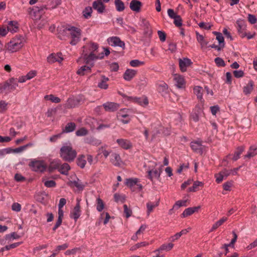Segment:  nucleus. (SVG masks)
<instances>
[{"mask_svg": "<svg viewBox=\"0 0 257 257\" xmlns=\"http://www.w3.org/2000/svg\"><path fill=\"white\" fill-rule=\"evenodd\" d=\"M110 161L112 165L116 167H119L122 164L120 156L116 153H112L111 155Z\"/></svg>", "mask_w": 257, "mask_h": 257, "instance_id": "nucleus-18", "label": "nucleus"}, {"mask_svg": "<svg viewBox=\"0 0 257 257\" xmlns=\"http://www.w3.org/2000/svg\"><path fill=\"white\" fill-rule=\"evenodd\" d=\"M66 30L69 32V34L71 39L70 44L71 45H76L80 41L81 30L79 28L73 26L67 27Z\"/></svg>", "mask_w": 257, "mask_h": 257, "instance_id": "nucleus-4", "label": "nucleus"}, {"mask_svg": "<svg viewBox=\"0 0 257 257\" xmlns=\"http://www.w3.org/2000/svg\"><path fill=\"white\" fill-rule=\"evenodd\" d=\"M114 5L118 12H122L125 9L124 3L121 0H115Z\"/></svg>", "mask_w": 257, "mask_h": 257, "instance_id": "nucleus-43", "label": "nucleus"}, {"mask_svg": "<svg viewBox=\"0 0 257 257\" xmlns=\"http://www.w3.org/2000/svg\"><path fill=\"white\" fill-rule=\"evenodd\" d=\"M114 198L116 202H121L123 203L125 200V196L124 195H121L117 193H115L114 195Z\"/></svg>", "mask_w": 257, "mask_h": 257, "instance_id": "nucleus-52", "label": "nucleus"}, {"mask_svg": "<svg viewBox=\"0 0 257 257\" xmlns=\"http://www.w3.org/2000/svg\"><path fill=\"white\" fill-rule=\"evenodd\" d=\"M192 64L190 59L185 58L183 59H179V67L182 72H185L187 70V67Z\"/></svg>", "mask_w": 257, "mask_h": 257, "instance_id": "nucleus-19", "label": "nucleus"}, {"mask_svg": "<svg viewBox=\"0 0 257 257\" xmlns=\"http://www.w3.org/2000/svg\"><path fill=\"white\" fill-rule=\"evenodd\" d=\"M76 162L77 165L81 168H84L86 163L84 155H82L79 156L77 158Z\"/></svg>", "mask_w": 257, "mask_h": 257, "instance_id": "nucleus-44", "label": "nucleus"}, {"mask_svg": "<svg viewBox=\"0 0 257 257\" xmlns=\"http://www.w3.org/2000/svg\"><path fill=\"white\" fill-rule=\"evenodd\" d=\"M88 133V130L85 127H81L78 129L75 133L77 136H85Z\"/></svg>", "mask_w": 257, "mask_h": 257, "instance_id": "nucleus-49", "label": "nucleus"}, {"mask_svg": "<svg viewBox=\"0 0 257 257\" xmlns=\"http://www.w3.org/2000/svg\"><path fill=\"white\" fill-rule=\"evenodd\" d=\"M158 35L161 42L165 41L166 38V35L164 32L162 31H158Z\"/></svg>", "mask_w": 257, "mask_h": 257, "instance_id": "nucleus-63", "label": "nucleus"}, {"mask_svg": "<svg viewBox=\"0 0 257 257\" xmlns=\"http://www.w3.org/2000/svg\"><path fill=\"white\" fill-rule=\"evenodd\" d=\"M117 118L119 120L121 121L124 124L128 123V122L130 121V118L128 115L127 114H124L122 110H120L118 112Z\"/></svg>", "mask_w": 257, "mask_h": 257, "instance_id": "nucleus-26", "label": "nucleus"}, {"mask_svg": "<svg viewBox=\"0 0 257 257\" xmlns=\"http://www.w3.org/2000/svg\"><path fill=\"white\" fill-rule=\"evenodd\" d=\"M5 90L9 92V85L7 81L4 83L0 84V93H3Z\"/></svg>", "mask_w": 257, "mask_h": 257, "instance_id": "nucleus-55", "label": "nucleus"}, {"mask_svg": "<svg viewBox=\"0 0 257 257\" xmlns=\"http://www.w3.org/2000/svg\"><path fill=\"white\" fill-rule=\"evenodd\" d=\"M257 155V146L255 145L249 147L247 153L244 156V158L250 159L255 156Z\"/></svg>", "mask_w": 257, "mask_h": 257, "instance_id": "nucleus-25", "label": "nucleus"}, {"mask_svg": "<svg viewBox=\"0 0 257 257\" xmlns=\"http://www.w3.org/2000/svg\"><path fill=\"white\" fill-rule=\"evenodd\" d=\"M148 244H149V243L147 242L146 241L141 242L140 243H138L136 244L135 245H133V246H132L131 247L130 249L131 250H135L140 247L145 246L146 245H148Z\"/></svg>", "mask_w": 257, "mask_h": 257, "instance_id": "nucleus-53", "label": "nucleus"}, {"mask_svg": "<svg viewBox=\"0 0 257 257\" xmlns=\"http://www.w3.org/2000/svg\"><path fill=\"white\" fill-rule=\"evenodd\" d=\"M106 111L113 112L117 110L119 107V104L112 102H107L102 104Z\"/></svg>", "mask_w": 257, "mask_h": 257, "instance_id": "nucleus-11", "label": "nucleus"}, {"mask_svg": "<svg viewBox=\"0 0 257 257\" xmlns=\"http://www.w3.org/2000/svg\"><path fill=\"white\" fill-rule=\"evenodd\" d=\"M101 78V79L100 81L98 82L97 84L98 87L102 89H107L108 87V85L107 83V82L108 81L109 78L104 75H102Z\"/></svg>", "mask_w": 257, "mask_h": 257, "instance_id": "nucleus-27", "label": "nucleus"}, {"mask_svg": "<svg viewBox=\"0 0 257 257\" xmlns=\"http://www.w3.org/2000/svg\"><path fill=\"white\" fill-rule=\"evenodd\" d=\"M213 34L216 35V39L218 40L219 45H221L222 47H224L225 44L224 42V38L221 33L217 32H214Z\"/></svg>", "mask_w": 257, "mask_h": 257, "instance_id": "nucleus-45", "label": "nucleus"}, {"mask_svg": "<svg viewBox=\"0 0 257 257\" xmlns=\"http://www.w3.org/2000/svg\"><path fill=\"white\" fill-rule=\"evenodd\" d=\"M77 152L71 144H65L60 150V156L65 161L72 162L76 157Z\"/></svg>", "mask_w": 257, "mask_h": 257, "instance_id": "nucleus-2", "label": "nucleus"}, {"mask_svg": "<svg viewBox=\"0 0 257 257\" xmlns=\"http://www.w3.org/2000/svg\"><path fill=\"white\" fill-rule=\"evenodd\" d=\"M7 81L9 85V92L14 90L18 86V82L17 79L12 78Z\"/></svg>", "mask_w": 257, "mask_h": 257, "instance_id": "nucleus-36", "label": "nucleus"}, {"mask_svg": "<svg viewBox=\"0 0 257 257\" xmlns=\"http://www.w3.org/2000/svg\"><path fill=\"white\" fill-rule=\"evenodd\" d=\"M44 98L46 100H49L51 102L56 103L60 102L61 101V99L59 97L55 96L53 94L47 95Z\"/></svg>", "mask_w": 257, "mask_h": 257, "instance_id": "nucleus-46", "label": "nucleus"}, {"mask_svg": "<svg viewBox=\"0 0 257 257\" xmlns=\"http://www.w3.org/2000/svg\"><path fill=\"white\" fill-rule=\"evenodd\" d=\"M68 184L70 186H75L79 190H83L85 185H83L78 179L77 181H70L68 183Z\"/></svg>", "mask_w": 257, "mask_h": 257, "instance_id": "nucleus-38", "label": "nucleus"}, {"mask_svg": "<svg viewBox=\"0 0 257 257\" xmlns=\"http://www.w3.org/2000/svg\"><path fill=\"white\" fill-rule=\"evenodd\" d=\"M190 147L194 152L200 153H202V145L200 142H191V144H190Z\"/></svg>", "mask_w": 257, "mask_h": 257, "instance_id": "nucleus-34", "label": "nucleus"}, {"mask_svg": "<svg viewBox=\"0 0 257 257\" xmlns=\"http://www.w3.org/2000/svg\"><path fill=\"white\" fill-rule=\"evenodd\" d=\"M187 200H179L177 201L175 204L173 206V208H175L176 207H177L178 208H179L182 206H186L187 204Z\"/></svg>", "mask_w": 257, "mask_h": 257, "instance_id": "nucleus-58", "label": "nucleus"}, {"mask_svg": "<svg viewBox=\"0 0 257 257\" xmlns=\"http://www.w3.org/2000/svg\"><path fill=\"white\" fill-rule=\"evenodd\" d=\"M43 182L44 183V185L48 188L55 187L56 185V182L53 180H48L44 181L43 180Z\"/></svg>", "mask_w": 257, "mask_h": 257, "instance_id": "nucleus-56", "label": "nucleus"}, {"mask_svg": "<svg viewBox=\"0 0 257 257\" xmlns=\"http://www.w3.org/2000/svg\"><path fill=\"white\" fill-rule=\"evenodd\" d=\"M124 213L126 218L130 217L132 214V211L130 208H128L126 204L123 205Z\"/></svg>", "mask_w": 257, "mask_h": 257, "instance_id": "nucleus-59", "label": "nucleus"}, {"mask_svg": "<svg viewBox=\"0 0 257 257\" xmlns=\"http://www.w3.org/2000/svg\"><path fill=\"white\" fill-rule=\"evenodd\" d=\"M92 12V8L90 7H87L85 8L83 11V15L85 18L88 19L90 17Z\"/></svg>", "mask_w": 257, "mask_h": 257, "instance_id": "nucleus-47", "label": "nucleus"}, {"mask_svg": "<svg viewBox=\"0 0 257 257\" xmlns=\"http://www.w3.org/2000/svg\"><path fill=\"white\" fill-rule=\"evenodd\" d=\"M76 124L74 122H68L64 128L62 129V133H69L72 132L76 128Z\"/></svg>", "mask_w": 257, "mask_h": 257, "instance_id": "nucleus-29", "label": "nucleus"}, {"mask_svg": "<svg viewBox=\"0 0 257 257\" xmlns=\"http://www.w3.org/2000/svg\"><path fill=\"white\" fill-rule=\"evenodd\" d=\"M12 209L14 211L19 212L21 209V205L18 203H14L12 206Z\"/></svg>", "mask_w": 257, "mask_h": 257, "instance_id": "nucleus-64", "label": "nucleus"}, {"mask_svg": "<svg viewBox=\"0 0 257 257\" xmlns=\"http://www.w3.org/2000/svg\"><path fill=\"white\" fill-rule=\"evenodd\" d=\"M92 8L96 10L98 13L101 14L104 12L105 7L102 2L97 0L93 2Z\"/></svg>", "mask_w": 257, "mask_h": 257, "instance_id": "nucleus-22", "label": "nucleus"}, {"mask_svg": "<svg viewBox=\"0 0 257 257\" xmlns=\"http://www.w3.org/2000/svg\"><path fill=\"white\" fill-rule=\"evenodd\" d=\"M145 62L144 61H141L139 60H133L130 61V64L132 67H138L139 66L144 65Z\"/></svg>", "mask_w": 257, "mask_h": 257, "instance_id": "nucleus-54", "label": "nucleus"}, {"mask_svg": "<svg viewBox=\"0 0 257 257\" xmlns=\"http://www.w3.org/2000/svg\"><path fill=\"white\" fill-rule=\"evenodd\" d=\"M137 71L134 69H127L123 74V78L126 81H131L137 74Z\"/></svg>", "mask_w": 257, "mask_h": 257, "instance_id": "nucleus-21", "label": "nucleus"}, {"mask_svg": "<svg viewBox=\"0 0 257 257\" xmlns=\"http://www.w3.org/2000/svg\"><path fill=\"white\" fill-rule=\"evenodd\" d=\"M7 29L9 31L12 33L16 32L19 29L18 22L16 21L9 22Z\"/></svg>", "mask_w": 257, "mask_h": 257, "instance_id": "nucleus-35", "label": "nucleus"}, {"mask_svg": "<svg viewBox=\"0 0 257 257\" xmlns=\"http://www.w3.org/2000/svg\"><path fill=\"white\" fill-rule=\"evenodd\" d=\"M158 92L161 94L163 97H166L169 93L168 85L165 82H161L158 85Z\"/></svg>", "mask_w": 257, "mask_h": 257, "instance_id": "nucleus-14", "label": "nucleus"}, {"mask_svg": "<svg viewBox=\"0 0 257 257\" xmlns=\"http://www.w3.org/2000/svg\"><path fill=\"white\" fill-rule=\"evenodd\" d=\"M63 60L61 53H52L47 57V61L49 63L52 64L58 62L61 63Z\"/></svg>", "mask_w": 257, "mask_h": 257, "instance_id": "nucleus-10", "label": "nucleus"}, {"mask_svg": "<svg viewBox=\"0 0 257 257\" xmlns=\"http://www.w3.org/2000/svg\"><path fill=\"white\" fill-rule=\"evenodd\" d=\"M204 185V183L202 182H200L199 181H196L193 182V185L192 187H189L188 189V192H195L199 190L200 187H203Z\"/></svg>", "mask_w": 257, "mask_h": 257, "instance_id": "nucleus-28", "label": "nucleus"}, {"mask_svg": "<svg viewBox=\"0 0 257 257\" xmlns=\"http://www.w3.org/2000/svg\"><path fill=\"white\" fill-rule=\"evenodd\" d=\"M173 246H174V244L172 243H169L168 244H163L159 248L155 250L154 252H159V251L160 250L169 251V250H170L171 249H172V248L173 247Z\"/></svg>", "mask_w": 257, "mask_h": 257, "instance_id": "nucleus-42", "label": "nucleus"}, {"mask_svg": "<svg viewBox=\"0 0 257 257\" xmlns=\"http://www.w3.org/2000/svg\"><path fill=\"white\" fill-rule=\"evenodd\" d=\"M197 40L198 42L200 44L201 47L202 49L206 47L208 44V42L206 41L203 35L199 34L198 32H196Z\"/></svg>", "mask_w": 257, "mask_h": 257, "instance_id": "nucleus-39", "label": "nucleus"}, {"mask_svg": "<svg viewBox=\"0 0 257 257\" xmlns=\"http://www.w3.org/2000/svg\"><path fill=\"white\" fill-rule=\"evenodd\" d=\"M141 26L143 28L144 35L146 37H150L152 34V30L148 21L142 19Z\"/></svg>", "mask_w": 257, "mask_h": 257, "instance_id": "nucleus-9", "label": "nucleus"}, {"mask_svg": "<svg viewBox=\"0 0 257 257\" xmlns=\"http://www.w3.org/2000/svg\"><path fill=\"white\" fill-rule=\"evenodd\" d=\"M46 6H42L40 8L35 7V8H29L28 9V13L31 18L34 20L35 22H37L40 20L41 18V12L43 11L44 9H46Z\"/></svg>", "mask_w": 257, "mask_h": 257, "instance_id": "nucleus-5", "label": "nucleus"}, {"mask_svg": "<svg viewBox=\"0 0 257 257\" xmlns=\"http://www.w3.org/2000/svg\"><path fill=\"white\" fill-rule=\"evenodd\" d=\"M91 72V67L86 65L81 66L77 71V74L80 76H83Z\"/></svg>", "mask_w": 257, "mask_h": 257, "instance_id": "nucleus-32", "label": "nucleus"}, {"mask_svg": "<svg viewBox=\"0 0 257 257\" xmlns=\"http://www.w3.org/2000/svg\"><path fill=\"white\" fill-rule=\"evenodd\" d=\"M138 182V179L137 178L128 179L126 181V185L129 187L132 191H134L135 189L134 187L137 185Z\"/></svg>", "mask_w": 257, "mask_h": 257, "instance_id": "nucleus-41", "label": "nucleus"}, {"mask_svg": "<svg viewBox=\"0 0 257 257\" xmlns=\"http://www.w3.org/2000/svg\"><path fill=\"white\" fill-rule=\"evenodd\" d=\"M70 170V166L67 163H64L63 164H61L60 168L59 169V172L63 175H68V172Z\"/></svg>", "mask_w": 257, "mask_h": 257, "instance_id": "nucleus-37", "label": "nucleus"}, {"mask_svg": "<svg viewBox=\"0 0 257 257\" xmlns=\"http://www.w3.org/2000/svg\"><path fill=\"white\" fill-rule=\"evenodd\" d=\"M107 42L111 46L116 47L118 46L124 49L125 43L122 41L118 37H111L107 39Z\"/></svg>", "mask_w": 257, "mask_h": 257, "instance_id": "nucleus-8", "label": "nucleus"}, {"mask_svg": "<svg viewBox=\"0 0 257 257\" xmlns=\"http://www.w3.org/2000/svg\"><path fill=\"white\" fill-rule=\"evenodd\" d=\"M202 90V88L198 86H195L194 88V93L197 95V98L199 99H201L202 98V95L201 93Z\"/></svg>", "mask_w": 257, "mask_h": 257, "instance_id": "nucleus-50", "label": "nucleus"}, {"mask_svg": "<svg viewBox=\"0 0 257 257\" xmlns=\"http://www.w3.org/2000/svg\"><path fill=\"white\" fill-rule=\"evenodd\" d=\"M217 66L218 67H224L225 65V63L224 61V60L220 58V57H217L214 60Z\"/></svg>", "mask_w": 257, "mask_h": 257, "instance_id": "nucleus-57", "label": "nucleus"}, {"mask_svg": "<svg viewBox=\"0 0 257 257\" xmlns=\"http://www.w3.org/2000/svg\"><path fill=\"white\" fill-rule=\"evenodd\" d=\"M174 20V23L177 27H181L182 25V20L179 15L176 18L173 19Z\"/></svg>", "mask_w": 257, "mask_h": 257, "instance_id": "nucleus-60", "label": "nucleus"}, {"mask_svg": "<svg viewBox=\"0 0 257 257\" xmlns=\"http://www.w3.org/2000/svg\"><path fill=\"white\" fill-rule=\"evenodd\" d=\"M97 201V206L96 209L98 211L101 212L104 208V204L103 201L100 198H98L96 200Z\"/></svg>", "mask_w": 257, "mask_h": 257, "instance_id": "nucleus-48", "label": "nucleus"}, {"mask_svg": "<svg viewBox=\"0 0 257 257\" xmlns=\"http://www.w3.org/2000/svg\"><path fill=\"white\" fill-rule=\"evenodd\" d=\"M142 3L138 0H132L130 4V9L134 12H139L142 7Z\"/></svg>", "mask_w": 257, "mask_h": 257, "instance_id": "nucleus-24", "label": "nucleus"}, {"mask_svg": "<svg viewBox=\"0 0 257 257\" xmlns=\"http://www.w3.org/2000/svg\"><path fill=\"white\" fill-rule=\"evenodd\" d=\"M200 208V206L193 207H189L185 209L183 212L181 214V217L185 218L188 216H190L193 214L194 212L198 211V210Z\"/></svg>", "mask_w": 257, "mask_h": 257, "instance_id": "nucleus-20", "label": "nucleus"}, {"mask_svg": "<svg viewBox=\"0 0 257 257\" xmlns=\"http://www.w3.org/2000/svg\"><path fill=\"white\" fill-rule=\"evenodd\" d=\"M61 162L60 160H56L52 161L49 166L48 170L50 172H53L54 170L58 169L60 168Z\"/></svg>", "mask_w": 257, "mask_h": 257, "instance_id": "nucleus-33", "label": "nucleus"}, {"mask_svg": "<svg viewBox=\"0 0 257 257\" xmlns=\"http://www.w3.org/2000/svg\"><path fill=\"white\" fill-rule=\"evenodd\" d=\"M174 80L175 81L176 86L179 88H183L185 86V81L183 76L175 74L174 75Z\"/></svg>", "mask_w": 257, "mask_h": 257, "instance_id": "nucleus-15", "label": "nucleus"}, {"mask_svg": "<svg viewBox=\"0 0 257 257\" xmlns=\"http://www.w3.org/2000/svg\"><path fill=\"white\" fill-rule=\"evenodd\" d=\"M29 165L32 170L35 172H43L46 169V165L43 161H33Z\"/></svg>", "mask_w": 257, "mask_h": 257, "instance_id": "nucleus-6", "label": "nucleus"}, {"mask_svg": "<svg viewBox=\"0 0 257 257\" xmlns=\"http://www.w3.org/2000/svg\"><path fill=\"white\" fill-rule=\"evenodd\" d=\"M20 237V236L14 232L10 234H7L6 235V239L9 241L12 240V239H18Z\"/></svg>", "mask_w": 257, "mask_h": 257, "instance_id": "nucleus-51", "label": "nucleus"}, {"mask_svg": "<svg viewBox=\"0 0 257 257\" xmlns=\"http://www.w3.org/2000/svg\"><path fill=\"white\" fill-rule=\"evenodd\" d=\"M118 145L121 148L125 150H128L132 148V144L128 140L119 139L116 140Z\"/></svg>", "mask_w": 257, "mask_h": 257, "instance_id": "nucleus-16", "label": "nucleus"}, {"mask_svg": "<svg viewBox=\"0 0 257 257\" xmlns=\"http://www.w3.org/2000/svg\"><path fill=\"white\" fill-rule=\"evenodd\" d=\"M128 100H131L144 106H147L149 103L148 99L146 96H143L141 97H128Z\"/></svg>", "mask_w": 257, "mask_h": 257, "instance_id": "nucleus-12", "label": "nucleus"}, {"mask_svg": "<svg viewBox=\"0 0 257 257\" xmlns=\"http://www.w3.org/2000/svg\"><path fill=\"white\" fill-rule=\"evenodd\" d=\"M148 178L150 179L152 181H153V178H155L157 179H159L160 175L162 172V170H149L148 171Z\"/></svg>", "mask_w": 257, "mask_h": 257, "instance_id": "nucleus-23", "label": "nucleus"}, {"mask_svg": "<svg viewBox=\"0 0 257 257\" xmlns=\"http://www.w3.org/2000/svg\"><path fill=\"white\" fill-rule=\"evenodd\" d=\"M76 204L74 207L73 209L71 211L70 213V217L71 218H73L75 221L79 218L81 215L80 210V201L81 199L79 198L76 199Z\"/></svg>", "mask_w": 257, "mask_h": 257, "instance_id": "nucleus-7", "label": "nucleus"}, {"mask_svg": "<svg viewBox=\"0 0 257 257\" xmlns=\"http://www.w3.org/2000/svg\"><path fill=\"white\" fill-rule=\"evenodd\" d=\"M37 74V72L36 70H31L26 75V78H27L28 80H30L36 76Z\"/></svg>", "mask_w": 257, "mask_h": 257, "instance_id": "nucleus-61", "label": "nucleus"}, {"mask_svg": "<svg viewBox=\"0 0 257 257\" xmlns=\"http://www.w3.org/2000/svg\"><path fill=\"white\" fill-rule=\"evenodd\" d=\"M24 38L21 36H17L12 38L7 45V49L11 53L20 50L24 45Z\"/></svg>", "mask_w": 257, "mask_h": 257, "instance_id": "nucleus-3", "label": "nucleus"}, {"mask_svg": "<svg viewBox=\"0 0 257 257\" xmlns=\"http://www.w3.org/2000/svg\"><path fill=\"white\" fill-rule=\"evenodd\" d=\"M79 103L80 101L79 99L69 98L67 99L66 103L64 104V107L67 109L72 108L79 105Z\"/></svg>", "mask_w": 257, "mask_h": 257, "instance_id": "nucleus-17", "label": "nucleus"}, {"mask_svg": "<svg viewBox=\"0 0 257 257\" xmlns=\"http://www.w3.org/2000/svg\"><path fill=\"white\" fill-rule=\"evenodd\" d=\"M244 150V146H241L236 148L232 160L236 161L240 158V155L242 153Z\"/></svg>", "mask_w": 257, "mask_h": 257, "instance_id": "nucleus-30", "label": "nucleus"}, {"mask_svg": "<svg viewBox=\"0 0 257 257\" xmlns=\"http://www.w3.org/2000/svg\"><path fill=\"white\" fill-rule=\"evenodd\" d=\"M236 28L240 37L244 38L246 35V25L244 23L241 21H237Z\"/></svg>", "mask_w": 257, "mask_h": 257, "instance_id": "nucleus-13", "label": "nucleus"}, {"mask_svg": "<svg viewBox=\"0 0 257 257\" xmlns=\"http://www.w3.org/2000/svg\"><path fill=\"white\" fill-rule=\"evenodd\" d=\"M254 86V82L252 80H250L248 83L243 87V92L245 95L250 94L253 90Z\"/></svg>", "mask_w": 257, "mask_h": 257, "instance_id": "nucleus-31", "label": "nucleus"}, {"mask_svg": "<svg viewBox=\"0 0 257 257\" xmlns=\"http://www.w3.org/2000/svg\"><path fill=\"white\" fill-rule=\"evenodd\" d=\"M156 207V205L153 204L151 202H148L147 204V214L148 215H149L150 213L153 211V209Z\"/></svg>", "mask_w": 257, "mask_h": 257, "instance_id": "nucleus-62", "label": "nucleus"}, {"mask_svg": "<svg viewBox=\"0 0 257 257\" xmlns=\"http://www.w3.org/2000/svg\"><path fill=\"white\" fill-rule=\"evenodd\" d=\"M227 218L226 217H222L218 221L214 223L210 229V232H212L216 230L218 227L220 226L224 222L227 220Z\"/></svg>", "mask_w": 257, "mask_h": 257, "instance_id": "nucleus-40", "label": "nucleus"}, {"mask_svg": "<svg viewBox=\"0 0 257 257\" xmlns=\"http://www.w3.org/2000/svg\"><path fill=\"white\" fill-rule=\"evenodd\" d=\"M98 48V44L92 42L86 43L82 47V57L86 64H89L93 60L102 59L104 57L103 53H101L98 55H96Z\"/></svg>", "mask_w": 257, "mask_h": 257, "instance_id": "nucleus-1", "label": "nucleus"}]
</instances>
